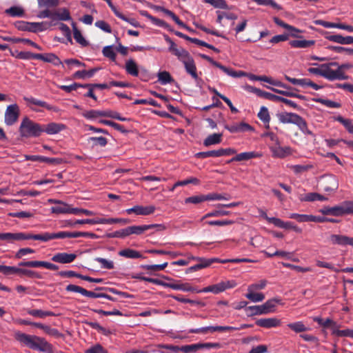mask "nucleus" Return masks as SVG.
Listing matches in <instances>:
<instances>
[{
    "instance_id": "obj_1",
    "label": "nucleus",
    "mask_w": 353,
    "mask_h": 353,
    "mask_svg": "<svg viewBox=\"0 0 353 353\" xmlns=\"http://www.w3.org/2000/svg\"><path fill=\"white\" fill-rule=\"evenodd\" d=\"M15 339L31 350L41 352L54 353L52 345L44 338L36 335L27 334L21 332L14 334Z\"/></svg>"
},
{
    "instance_id": "obj_2",
    "label": "nucleus",
    "mask_w": 353,
    "mask_h": 353,
    "mask_svg": "<svg viewBox=\"0 0 353 353\" xmlns=\"http://www.w3.org/2000/svg\"><path fill=\"white\" fill-rule=\"evenodd\" d=\"M19 131L22 137H38L42 134L41 125L28 117L23 119Z\"/></svg>"
},
{
    "instance_id": "obj_3",
    "label": "nucleus",
    "mask_w": 353,
    "mask_h": 353,
    "mask_svg": "<svg viewBox=\"0 0 353 353\" xmlns=\"http://www.w3.org/2000/svg\"><path fill=\"white\" fill-rule=\"evenodd\" d=\"M52 24L48 21L42 22H27L18 21L14 23V27L21 31L32 32H42L48 29Z\"/></svg>"
},
{
    "instance_id": "obj_4",
    "label": "nucleus",
    "mask_w": 353,
    "mask_h": 353,
    "mask_svg": "<svg viewBox=\"0 0 353 353\" xmlns=\"http://www.w3.org/2000/svg\"><path fill=\"white\" fill-rule=\"evenodd\" d=\"M201 57L206 61H208L209 63H210L212 65L219 68L224 73L228 74L230 77H234V78H240L243 76H245L246 74L245 72L242 70L236 71L232 70V68H227L224 65H223L221 63H220L218 61H214L213 59L210 57L208 55L205 54H201Z\"/></svg>"
},
{
    "instance_id": "obj_5",
    "label": "nucleus",
    "mask_w": 353,
    "mask_h": 353,
    "mask_svg": "<svg viewBox=\"0 0 353 353\" xmlns=\"http://www.w3.org/2000/svg\"><path fill=\"white\" fill-rule=\"evenodd\" d=\"M347 201H344L339 205L334 207H325L320 210V212L324 215L343 216L348 214Z\"/></svg>"
},
{
    "instance_id": "obj_6",
    "label": "nucleus",
    "mask_w": 353,
    "mask_h": 353,
    "mask_svg": "<svg viewBox=\"0 0 353 353\" xmlns=\"http://www.w3.org/2000/svg\"><path fill=\"white\" fill-rule=\"evenodd\" d=\"M240 328L232 327V326H208L200 328L190 329L188 331L190 334H205L208 332H227V331H234L239 330Z\"/></svg>"
},
{
    "instance_id": "obj_7",
    "label": "nucleus",
    "mask_w": 353,
    "mask_h": 353,
    "mask_svg": "<svg viewBox=\"0 0 353 353\" xmlns=\"http://www.w3.org/2000/svg\"><path fill=\"white\" fill-rule=\"evenodd\" d=\"M19 114V108L17 103L8 105L5 112V123L8 125H12L17 121Z\"/></svg>"
},
{
    "instance_id": "obj_8",
    "label": "nucleus",
    "mask_w": 353,
    "mask_h": 353,
    "mask_svg": "<svg viewBox=\"0 0 353 353\" xmlns=\"http://www.w3.org/2000/svg\"><path fill=\"white\" fill-rule=\"evenodd\" d=\"M280 123H292L296 125L297 127L300 125L303 119L300 115L293 112H281L276 114Z\"/></svg>"
},
{
    "instance_id": "obj_9",
    "label": "nucleus",
    "mask_w": 353,
    "mask_h": 353,
    "mask_svg": "<svg viewBox=\"0 0 353 353\" xmlns=\"http://www.w3.org/2000/svg\"><path fill=\"white\" fill-rule=\"evenodd\" d=\"M338 62L333 61L327 63H323V67L325 68V72L330 76L329 81H332L336 80V78H343L342 74L338 71Z\"/></svg>"
},
{
    "instance_id": "obj_10",
    "label": "nucleus",
    "mask_w": 353,
    "mask_h": 353,
    "mask_svg": "<svg viewBox=\"0 0 353 353\" xmlns=\"http://www.w3.org/2000/svg\"><path fill=\"white\" fill-rule=\"evenodd\" d=\"M183 64L184 65L185 72L190 75V77L195 81H197L199 80V74L197 72V68L196 66L195 61L193 57L190 55L188 58H187L185 61H183Z\"/></svg>"
},
{
    "instance_id": "obj_11",
    "label": "nucleus",
    "mask_w": 353,
    "mask_h": 353,
    "mask_svg": "<svg viewBox=\"0 0 353 353\" xmlns=\"http://www.w3.org/2000/svg\"><path fill=\"white\" fill-rule=\"evenodd\" d=\"M156 208L154 205H134L131 208H128L125 210L128 214L134 213L137 215L147 216L152 214L154 212Z\"/></svg>"
},
{
    "instance_id": "obj_12",
    "label": "nucleus",
    "mask_w": 353,
    "mask_h": 353,
    "mask_svg": "<svg viewBox=\"0 0 353 353\" xmlns=\"http://www.w3.org/2000/svg\"><path fill=\"white\" fill-rule=\"evenodd\" d=\"M0 240L8 243H14L16 241L25 240V232H0Z\"/></svg>"
},
{
    "instance_id": "obj_13",
    "label": "nucleus",
    "mask_w": 353,
    "mask_h": 353,
    "mask_svg": "<svg viewBox=\"0 0 353 353\" xmlns=\"http://www.w3.org/2000/svg\"><path fill=\"white\" fill-rule=\"evenodd\" d=\"M330 241L333 245L341 246L351 245L353 247V238L345 235L331 234Z\"/></svg>"
},
{
    "instance_id": "obj_14",
    "label": "nucleus",
    "mask_w": 353,
    "mask_h": 353,
    "mask_svg": "<svg viewBox=\"0 0 353 353\" xmlns=\"http://www.w3.org/2000/svg\"><path fill=\"white\" fill-rule=\"evenodd\" d=\"M321 185L325 192H334L338 189L339 183L334 176L330 175L323 177Z\"/></svg>"
},
{
    "instance_id": "obj_15",
    "label": "nucleus",
    "mask_w": 353,
    "mask_h": 353,
    "mask_svg": "<svg viewBox=\"0 0 353 353\" xmlns=\"http://www.w3.org/2000/svg\"><path fill=\"white\" fill-rule=\"evenodd\" d=\"M42 133L46 132L48 134H55L65 129V125L63 123L51 122L48 124L41 125Z\"/></svg>"
},
{
    "instance_id": "obj_16",
    "label": "nucleus",
    "mask_w": 353,
    "mask_h": 353,
    "mask_svg": "<svg viewBox=\"0 0 353 353\" xmlns=\"http://www.w3.org/2000/svg\"><path fill=\"white\" fill-rule=\"evenodd\" d=\"M51 19L52 21H70L72 19L70 11L65 8H60L52 10Z\"/></svg>"
},
{
    "instance_id": "obj_17",
    "label": "nucleus",
    "mask_w": 353,
    "mask_h": 353,
    "mask_svg": "<svg viewBox=\"0 0 353 353\" xmlns=\"http://www.w3.org/2000/svg\"><path fill=\"white\" fill-rule=\"evenodd\" d=\"M325 39L330 41H332L334 43H337L341 45H350L353 44V37L352 36H345L343 37L341 34H330L326 35Z\"/></svg>"
},
{
    "instance_id": "obj_18",
    "label": "nucleus",
    "mask_w": 353,
    "mask_h": 353,
    "mask_svg": "<svg viewBox=\"0 0 353 353\" xmlns=\"http://www.w3.org/2000/svg\"><path fill=\"white\" fill-rule=\"evenodd\" d=\"M225 128L231 133L244 132L253 130L250 125L245 122H241L239 123H235L231 125H225Z\"/></svg>"
},
{
    "instance_id": "obj_19",
    "label": "nucleus",
    "mask_w": 353,
    "mask_h": 353,
    "mask_svg": "<svg viewBox=\"0 0 353 353\" xmlns=\"http://www.w3.org/2000/svg\"><path fill=\"white\" fill-rule=\"evenodd\" d=\"M77 258L75 254H68L66 252H60L54 254L52 257V261L60 263H70Z\"/></svg>"
},
{
    "instance_id": "obj_20",
    "label": "nucleus",
    "mask_w": 353,
    "mask_h": 353,
    "mask_svg": "<svg viewBox=\"0 0 353 353\" xmlns=\"http://www.w3.org/2000/svg\"><path fill=\"white\" fill-rule=\"evenodd\" d=\"M281 320L276 318H264L258 319L256 321V325L264 327V328H272L276 327L281 325Z\"/></svg>"
},
{
    "instance_id": "obj_21",
    "label": "nucleus",
    "mask_w": 353,
    "mask_h": 353,
    "mask_svg": "<svg viewBox=\"0 0 353 353\" xmlns=\"http://www.w3.org/2000/svg\"><path fill=\"white\" fill-rule=\"evenodd\" d=\"M265 218L269 223L274 224L276 227L279 228L292 230L293 225H294L293 222H285L279 218L268 217L266 214L265 215Z\"/></svg>"
},
{
    "instance_id": "obj_22",
    "label": "nucleus",
    "mask_w": 353,
    "mask_h": 353,
    "mask_svg": "<svg viewBox=\"0 0 353 353\" xmlns=\"http://www.w3.org/2000/svg\"><path fill=\"white\" fill-rule=\"evenodd\" d=\"M49 201L55 203V205L51 208V211L52 213L68 214L70 205L61 201L49 200Z\"/></svg>"
},
{
    "instance_id": "obj_23",
    "label": "nucleus",
    "mask_w": 353,
    "mask_h": 353,
    "mask_svg": "<svg viewBox=\"0 0 353 353\" xmlns=\"http://www.w3.org/2000/svg\"><path fill=\"white\" fill-rule=\"evenodd\" d=\"M280 299H271L268 300L263 305H259L262 314H267L274 310L276 303H280Z\"/></svg>"
},
{
    "instance_id": "obj_24",
    "label": "nucleus",
    "mask_w": 353,
    "mask_h": 353,
    "mask_svg": "<svg viewBox=\"0 0 353 353\" xmlns=\"http://www.w3.org/2000/svg\"><path fill=\"white\" fill-rule=\"evenodd\" d=\"M37 59L47 63H52L54 65L62 64L60 59L53 53L38 54Z\"/></svg>"
},
{
    "instance_id": "obj_25",
    "label": "nucleus",
    "mask_w": 353,
    "mask_h": 353,
    "mask_svg": "<svg viewBox=\"0 0 353 353\" xmlns=\"http://www.w3.org/2000/svg\"><path fill=\"white\" fill-rule=\"evenodd\" d=\"M168 50L175 55L181 62H183L190 56L188 51L183 48H177L176 45L172 48H169Z\"/></svg>"
},
{
    "instance_id": "obj_26",
    "label": "nucleus",
    "mask_w": 353,
    "mask_h": 353,
    "mask_svg": "<svg viewBox=\"0 0 353 353\" xmlns=\"http://www.w3.org/2000/svg\"><path fill=\"white\" fill-rule=\"evenodd\" d=\"M30 239L47 242L52 240L51 233L43 232L41 234H33L31 233L25 232V240Z\"/></svg>"
},
{
    "instance_id": "obj_27",
    "label": "nucleus",
    "mask_w": 353,
    "mask_h": 353,
    "mask_svg": "<svg viewBox=\"0 0 353 353\" xmlns=\"http://www.w3.org/2000/svg\"><path fill=\"white\" fill-rule=\"evenodd\" d=\"M259 157V155L255 152H241L240 154H236L235 157L232 158L230 160L228 161V163H230L232 161H248L251 159H254Z\"/></svg>"
},
{
    "instance_id": "obj_28",
    "label": "nucleus",
    "mask_w": 353,
    "mask_h": 353,
    "mask_svg": "<svg viewBox=\"0 0 353 353\" xmlns=\"http://www.w3.org/2000/svg\"><path fill=\"white\" fill-rule=\"evenodd\" d=\"M118 254L127 259H139L143 258L142 254L137 250L130 248L121 250L119 252Z\"/></svg>"
},
{
    "instance_id": "obj_29",
    "label": "nucleus",
    "mask_w": 353,
    "mask_h": 353,
    "mask_svg": "<svg viewBox=\"0 0 353 353\" xmlns=\"http://www.w3.org/2000/svg\"><path fill=\"white\" fill-rule=\"evenodd\" d=\"M315 41L314 40H292L289 44L294 48H307L314 46Z\"/></svg>"
},
{
    "instance_id": "obj_30",
    "label": "nucleus",
    "mask_w": 353,
    "mask_h": 353,
    "mask_svg": "<svg viewBox=\"0 0 353 353\" xmlns=\"http://www.w3.org/2000/svg\"><path fill=\"white\" fill-rule=\"evenodd\" d=\"M222 135L223 134L221 133H214L208 136L203 141V145L206 147H208L212 145L220 143L222 141Z\"/></svg>"
},
{
    "instance_id": "obj_31",
    "label": "nucleus",
    "mask_w": 353,
    "mask_h": 353,
    "mask_svg": "<svg viewBox=\"0 0 353 353\" xmlns=\"http://www.w3.org/2000/svg\"><path fill=\"white\" fill-rule=\"evenodd\" d=\"M125 69L126 72L133 77H138L139 72L138 65L133 59L126 61Z\"/></svg>"
},
{
    "instance_id": "obj_32",
    "label": "nucleus",
    "mask_w": 353,
    "mask_h": 353,
    "mask_svg": "<svg viewBox=\"0 0 353 353\" xmlns=\"http://www.w3.org/2000/svg\"><path fill=\"white\" fill-rule=\"evenodd\" d=\"M72 26L73 29V37L75 41L82 46H87L88 45V42L83 37L81 31L77 28L76 23L72 22Z\"/></svg>"
},
{
    "instance_id": "obj_33",
    "label": "nucleus",
    "mask_w": 353,
    "mask_h": 353,
    "mask_svg": "<svg viewBox=\"0 0 353 353\" xmlns=\"http://www.w3.org/2000/svg\"><path fill=\"white\" fill-rule=\"evenodd\" d=\"M99 70V68H94L90 70H79L74 73L73 77L74 79H86L91 78Z\"/></svg>"
},
{
    "instance_id": "obj_34",
    "label": "nucleus",
    "mask_w": 353,
    "mask_h": 353,
    "mask_svg": "<svg viewBox=\"0 0 353 353\" xmlns=\"http://www.w3.org/2000/svg\"><path fill=\"white\" fill-rule=\"evenodd\" d=\"M13 274H19V275L27 276L30 278H37V279L41 278L40 274L34 271L28 270V269L19 268H17L14 266L13 268Z\"/></svg>"
},
{
    "instance_id": "obj_35",
    "label": "nucleus",
    "mask_w": 353,
    "mask_h": 353,
    "mask_svg": "<svg viewBox=\"0 0 353 353\" xmlns=\"http://www.w3.org/2000/svg\"><path fill=\"white\" fill-rule=\"evenodd\" d=\"M273 155L279 158H284L291 154L290 147L276 146L272 148Z\"/></svg>"
},
{
    "instance_id": "obj_36",
    "label": "nucleus",
    "mask_w": 353,
    "mask_h": 353,
    "mask_svg": "<svg viewBox=\"0 0 353 353\" xmlns=\"http://www.w3.org/2000/svg\"><path fill=\"white\" fill-rule=\"evenodd\" d=\"M258 117L259 119L263 121L265 124V128H270V116L269 114L268 109L265 107L262 106L260 108V111L258 113Z\"/></svg>"
},
{
    "instance_id": "obj_37",
    "label": "nucleus",
    "mask_w": 353,
    "mask_h": 353,
    "mask_svg": "<svg viewBox=\"0 0 353 353\" xmlns=\"http://www.w3.org/2000/svg\"><path fill=\"white\" fill-rule=\"evenodd\" d=\"M302 201H326L327 198L316 192H310L305 194L303 197H301Z\"/></svg>"
},
{
    "instance_id": "obj_38",
    "label": "nucleus",
    "mask_w": 353,
    "mask_h": 353,
    "mask_svg": "<svg viewBox=\"0 0 353 353\" xmlns=\"http://www.w3.org/2000/svg\"><path fill=\"white\" fill-rule=\"evenodd\" d=\"M127 231L128 236L131 234H137L140 235L145 232V231L148 230V227L147 225H132L127 227Z\"/></svg>"
},
{
    "instance_id": "obj_39",
    "label": "nucleus",
    "mask_w": 353,
    "mask_h": 353,
    "mask_svg": "<svg viewBox=\"0 0 353 353\" xmlns=\"http://www.w3.org/2000/svg\"><path fill=\"white\" fill-rule=\"evenodd\" d=\"M5 13L12 17H21L24 16V10L19 6H12L5 10Z\"/></svg>"
},
{
    "instance_id": "obj_40",
    "label": "nucleus",
    "mask_w": 353,
    "mask_h": 353,
    "mask_svg": "<svg viewBox=\"0 0 353 353\" xmlns=\"http://www.w3.org/2000/svg\"><path fill=\"white\" fill-rule=\"evenodd\" d=\"M129 223H130V220L128 219H122V218L101 219V224L121 223V225H126Z\"/></svg>"
},
{
    "instance_id": "obj_41",
    "label": "nucleus",
    "mask_w": 353,
    "mask_h": 353,
    "mask_svg": "<svg viewBox=\"0 0 353 353\" xmlns=\"http://www.w3.org/2000/svg\"><path fill=\"white\" fill-rule=\"evenodd\" d=\"M158 80L162 85H166L174 81L170 74L167 71L159 72L158 73Z\"/></svg>"
},
{
    "instance_id": "obj_42",
    "label": "nucleus",
    "mask_w": 353,
    "mask_h": 353,
    "mask_svg": "<svg viewBox=\"0 0 353 353\" xmlns=\"http://www.w3.org/2000/svg\"><path fill=\"white\" fill-rule=\"evenodd\" d=\"M82 115L88 119H94L100 117H104V111L90 110L85 111Z\"/></svg>"
},
{
    "instance_id": "obj_43",
    "label": "nucleus",
    "mask_w": 353,
    "mask_h": 353,
    "mask_svg": "<svg viewBox=\"0 0 353 353\" xmlns=\"http://www.w3.org/2000/svg\"><path fill=\"white\" fill-rule=\"evenodd\" d=\"M27 313L31 316L39 318L53 316L54 314L49 311H43L41 310H28Z\"/></svg>"
},
{
    "instance_id": "obj_44",
    "label": "nucleus",
    "mask_w": 353,
    "mask_h": 353,
    "mask_svg": "<svg viewBox=\"0 0 353 353\" xmlns=\"http://www.w3.org/2000/svg\"><path fill=\"white\" fill-rule=\"evenodd\" d=\"M245 297L252 302L257 303L263 301L265 295L263 293H256L254 291H248Z\"/></svg>"
},
{
    "instance_id": "obj_45",
    "label": "nucleus",
    "mask_w": 353,
    "mask_h": 353,
    "mask_svg": "<svg viewBox=\"0 0 353 353\" xmlns=\"http://www.w3.org/2000/svg\"><path fill=\"white\" fill-rule=\"evenodd\" d=\"M307 71L310 74L319 75L329 80L330 76L325 72V68L323 67V64L319 65V68H309Z\"/></svg>"
},
{
    "instance_id": "obj_46",
    "label": "nucleus",
    "mask_w": 353,
    "mask_h": 353,
    "mask_svg": "<svg viewBox=\"0 0 353 353\" xmlns=\"http://www.w3.org/2000/svg\"><path fill=\"white\" fill-rule=\"evenodd\" d=\"M88 142L92 143V146L105 147L108 144V139L103 137H92L88 139Z\"/></svg>"
},
{
    "instance_id": "obj_47",
    "label": "nucleus",
    "mask_w": 353,
    "mask_h": 353,
    "mask_svg": "<svg viewBox=\"0 0 353 353\" xmlns=\"http://www.w3.org/2000/svg\"><path fill=\"white\" fill-rule=\"evenodd\" d=\"M205 201V194H198L186 198L185 199V203L199 204Z\"/></svg>"
},
{
    "instance_id": "obj_48",
    "label": "nucleus",
    "mask_w": 353,
    "mask_h": 353,
    "mask_svg": "<svg viewBox=\"0 0 353 353\" xmlns=\"http://www.w3.org/2000/svg\"><path fill=\"white\" fill-rule=\"evenodd\" d=\"M221 292H222V289L221 288L220 283H219L215 285H209V286L205 287L201 290H197L196 293L212 292L214 294H219Z\"/></svg>"
},
{
    "instance_id": "obj_49",
    "label": "nucleus",
    "mask_w": 353,
    "mask_h": 353,
    "mask_svg": "<svg viewBox=\"0 0 353 353\" xmlns=\"http://www.w3.org/2000/svg\"><path fill=\"white\" fill-rule=\"evenodd\" d=\"M230 214V211L223 210H215L212 212H210L205 214L201 219V221L204 220L206 218L209 217H217L229 215Z\"/></svg>"
},
{
    "instance_id": "obj_50",
    "label": "nucleus",
    "mask_w": 353,
    "mask_h": 353,
    "mask_svg": "<svg viewBox=\"0 0 353 353\" xmlns=\"http://www.w3.org/2000/svg\"><path fill=\"white\" fill-rule=\"evenodd\" d=\"M52 240L55 239L75 238V232L61 231L51 233Z\"/></svg>"
},
{
    "instance_id": "obj_51",
    "label": "nucleus",
    "mask_w": 353,
    "mask_h": 353,
    "mask_svg": "<svg viewBox=\"0 0 353 353\" xmlns=\"http://www.w3.org/2000/svg\"><path fill=\"white\" fill-rule=\"evenodd\" d=\"M288 327L296 333L305 332L307 330V327L301 321L289 323L288 324Z\"/></svg>"
},
{
    "instance_id": "obj_52",
    "label": "nucleus",
    "mask_w": 353,
    "mask_h": 353,
    "mask_svg": "<svg viewBox=\"0 0 353 353\" xmlns=\"http://www.w3.org/2000/svg\"><path fill=\"white\" fill-rule=\"evenodd\" d=\"M196 157L200 159H205L208 157H220L219 149L216 150L200 152L196 154Z\"/></svg>"
},
{
    "instance_id": "obj_53",
    "label": "nucleus",
    "mask_w": 353,
    "mask_h": 353,
    "mask_svg": "<svg viewBox=\"0 0 353 353\" xmlns=\"http://www.w3.org/2000/svg\"><path fill=\"white\" fill-rule=\"evenodd\" d=\"M204 3H209L216 8L228 9V4L225 0H202Z\"/></svg>"
},
{
    "instance_id": "obj_54",
    "label": "nucleus",
    "mask_w": 353,
    "mask_h": 353,
    "mask_svg": "<svg viewBox=\"0 0 353 353\" xmlns=\"http://www.w3.org/2000/svg\"><path fill=\"white\" fill-rule=\"evenodd\" d=\"M327 48L337 53L345 52L348 55H353V48L334 46H329Z\"/></svg>"
},
{
    "instance_id": "obj_55",
    "label": "nucleus",
    "mask_w": 353,
    "mask_h": 353,
    "mask_svg": "<svg viewBox=\"0 0 353 353\" xmlns=\"http://www.w3.org/2000/svg\"><path fill=\"white\" fill-rule=\"evenodd\" d=\"M314 101L316 102H318V103L327 107V108H339L341 107V104L339 103L332 101L329 99H323L320 98V99H314Z\"/></svg>"
},
{
    "instance_id": "obj_56",
    "label": "nucleus",
    "mask_w": 353,
    "mask_h": 353,
    "mask_svg": "<svg viewBox=\"0 0 353 353\" xmlns=\"http://www.w3.org/2000/svg\"><path fill=\"white\" fill-rule=\"evenodd\" d=\"M102 53L105 57L110 59L112 61H115L116 53L113 50L112 46H107L103 48Z\"/></svg>"
},
{
    "instance_id": "obj_57",
    "label": "nucleus",
    "mask_w": 353,
    "mask_h": 353,
    "mask_svg": "<svg viewBox=\"0 0 353 353\" xmlns=\"http://www.w3.org/2000/svg\"><path fill=\"white\" fill-rule=\"evenodd\" d=\"M94 260L101 264L102 268L112 270L114 268V263L112 261H109L101 257H97L94 259Z\"/></svg>"
},
{
    "instance_id": "obj_58",
    "label": "nucleus",
    "mask_w": 353,
    "mask_h": 353,
    "mask_svg": "<svg viewBox=\"0 0 353 353\" xmlns=\"http://www.w3.org/2000/svg\"><path fill=\"white\" fill-rule=\"evenodd\" d=\"M254 2H256L258 5L261 6H270L274 9H276L278 10H281L282 9V7L276 3L274 0H253Z\"/></svg>"
},
{
    "instance_id": "obj_59",
    "label": "nucleus",
    "mask_w": 353,
    "mask_h": 353,
    "mask_svg": "<svg viewBox=\"0 0 353 353\" xmlns=\"http://www.w3.org/2000/svg\"><path fill=\"white\" fill-rule=\"evenodd\" d=\"M332 334L336 335L337 336L353 338V330L345 329L340 330L339 329H334Z\"/></svg>"
},
{
    "instance_id": "obj_60",
    "label": "nucleus",
    "mask_w": 353,
    "mask_h": 353,
    "mask_svg": "<svg viewBox=\"0 0 353 353\" xmlns=\"http://www.w3.org/2000/svg\"><path fill=\"white\" fill-rule=\"evenodd\" d=\"M106 236L108 238H125L128 236L127 228H125L112 233H108L106 234Z\"/></svg>"
},
{
    "instance_id": "obj_61",
    "label": "nucleus",
    "mask_w": 353,
    "mask_h": 353,
    "mask_svg": "<svg viewBox=\"0 0 353 353\" xmlns=\"http://www.w3.org/2000/svg\"><path fill=\"white\" fill-rule=\"evenodd\" d=\"M267 283L266 280H261L259 283H252L248 286V291L263 290L265 288Z\"/></svg>"
},
{
    "instance_id": "obj_62",
    "label": "nucleus",
    "mask_w": 353,
    "mask_h": 353,
    "mask_svg": "<svg viewBox=\"0 0 353 353\" xmlns=\"http://www.w3.org/2000/svg\"><path fill=\"white\" fill-rule=\"evenodd\" d=\"M245 312L248 316L262 314L259 305L248 306L245 307Z\"/></svg>"
},
{
    "instance_id": "obj_63",
    "label": "nucleus",
    "mask_w": 353,
    "mask_h": 353,
    "mask_svg": "<svg viewBox=\"0 0 353 353\" xmlns=\"http://www.w3.org/2000/svg\"><path fill=\"white\" fill-rule=\"evenodd\" d=\"M198 350V343L186 345L181 347V351L183 353H196Z\"/></svg>"
},
{
    "instance_id": "obj_64",
    "label": "nucleus",
    "mask_w": 353,
    "mask_h": 353,
    "mask_svg": "<svg viewBox=\"0 0 353 353\" xmlns=\"http://www.w3.org/2000/svg\"><path fill=\"white\" fill-rule=\"evenodd\" d=\"M85 353H108L100 344H97L85 351Z\"/></svg>"
}]
</instances>
